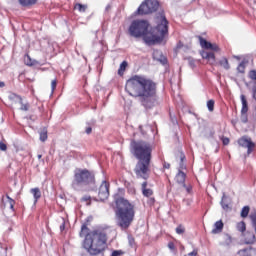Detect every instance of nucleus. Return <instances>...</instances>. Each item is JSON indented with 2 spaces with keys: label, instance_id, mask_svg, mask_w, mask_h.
<instances>
[{
  "label": "nucleus",
  "instance_id": "nucleus-1",
  "mask_svg": "<svg viewBox=\"0 0 256 256\" xmlns=\"http://www.w3.org/2000/svg\"><path fill=\"white\" fill-rule=\"evenodd\" d=\"M157 26L149 30V22L146 20H134L129 27V35L139 39L143 37L146 45H155L161 43L165 39V35L169 33V21L165 17V13L161 12L156 18Z\"/></svg>",
  "mask_w": 256,
  "mask_h": 256
},
{
  "label": "nucleus",
  "instance_id": "nucleus-2",
  "mask_svg": "<svg viewBox=\"0 0 256 256\" xmlns=\"http://www.w3.org/2000/svg\"><path fill=\"white\" fill-rule=\"evenodd\" d=\"M125 90L131 97L138 99L146 110L153 109L157 104V85L143 76L135 75L127 80Z\"/></svg>",
  "mask_w": 256,
  "mask_h": 256
},
{
  "label": "nucleus",
  "instance_id": "nucleus-3",
  "mask_svg": "<svg viewBox=\"0 0 256 256\" xmlns=\"http://www.w3.org/2000/svg\"><path fill=\"white\" fill-rule=\"evenodd\" d=\"M80 237H85L82 247L91 256L103 255L107 249V233L103 230H94L89 233L87 223L83 224Z\"/></svg>",
  "mask_w": 256,
  "mask_h": 256
},
{
  "label": "nucleus",
  "instance_id": "nucleus-4",
  "mask_svg": "<svg viewBox=\"0 0 256 256\" xmlns=\"http://www.w3.org/2000/svg\"><path fill=\"white\" fill-rule=\"evenodd\" d=\"M117 212H116V223L122 231H127L128 227H131L133 219H135V206L130 204L129 200L119 198L116 201Z\"/></svg>",
  "mask_w": 256,
  "mask_h": 256
},
{
  "label": "nucleus",
  "instance_id": "nucleus-5",
  "mask_svg": "<svg viewBox=\"0 0 256 256\" xmlns=\"http://www.w3.org/2000/svg\"><path fill=\"white\" fill-rule=\"evenodd\" d=\"M71 187L74 191H95V174L87 169H76Z\"/></svg>",
  "mask_w": 256,
  "mask_h": 256
},
{
  "label": "nucleus",
  "instance_id": "nucleus-6",
  "mask_svg": "<svg viewBox=\"0 0 256 256\" xmlns=\"http://www.w3.org/2000/svg\"><path fill=\"white\" fill-rule=\"evenodd\" d=\"M130 147L136 159L143 161H151V153H153V146L149 142H145L143 140H132L130 143Z\"/></svg>",
  "mask_w": 256,
  "mask_h": 256
},
{
  "label": "nucleus",
  "instance_id": "nucleus-7",
  "mask_svg": "<svg viewBox=\"0 0 256 256\" xmlns=\"http://www.w3.org/2000/svg\"><path fill=\"white\" fill-rule=\"evenodd\" d=\"M151 165V160H138L134 172L136 174V177L138 179H144L147 181L149 179V173H150V167Z\"/></svg>",
  "mask_w": 256,
  "mask_h": 256
},
{
  "label": "nucleus",
  "instance_id": "nucleus-8",
  "mask_svg": "<svg viewBox=\"0 0 256 256\" xmlns=\"http://www.w3.org/2000/svg\"><path fill=\"white\" fill-rule=\"evenodd\" d=\"M159 9V1L157 0H145L135 12L136 15H149L155 13Z\"/></svg>",
  "mask_w": 256,
  "mask_h": 256
},
{
  "label": "nucleus",
  "instance_id": "nucleus-9",
  "mask_svg": "<svg viewBox=\"0 0 256 256\" xmlns=\"http://www.w3.org/2000/svg\"><path fill=\"white\" fill-rule=\"evenodd\" d=\"M159 9V1L157 0H145L135 12L136 15H149L155 13Z\"/></svg>",
  "mask_w": 256,
  "mask_h": 256
},
{
  "label": "nucleus",
  "instance_id": "nucleus-10",
  "mask_svg": "<svg viewBox=\"0 0 256 256\" xmlns=\"http://www.w3.org/2000/svg\"><path fill=\"white\" fill-rule=\"evenodd\" d=\"M238 145L247 149V155H251V153H253V149H255V143L249 136H242L238 139Z\"/></svg>",
  "mask_w": 256,
  "mask_h": 256
},
{
  "label": "nucleus",
  "instance_id": "nucleus-11",
  "mask_svg": "<svg viewBox=\"0 0 256 256\" xmlns=\"http://www.w3.org/2000/svg\"><path fill=\"white\" fill-rule=\"evenodd\" d=\"M109 182L107 181H103L102 184L99 187V191H98V197L100 199V201H105L107 199H109Z\"/></svg>",
  "mask_w": 256,
  "mask_h": 256
},
{
  "label": "nucleus",
  "instance_id": "nucleus-12",
  "mask_svg": "<svg viewBox=\"0 0 256 256\" xmlns=\"http://www.w3.org/2000/svg\"><path fill=\"white\" fill-rule=\"evenodd\" d=\"M152 57L154 61H159L162 65H165L167 63V58L163 56V52L160 50H154L152 53Z\"/></svg>",
  "mask_w": 256,
  "mask_h": 256
},
{
  "label": "nucleus",
  "instance_id": "nucleus-13",
  "mask_svg": "<svg viewBox=\"0 0 256 256\" xmlns=\"http://www.w3.org/2000/svg\"><path fill=\"white\" fill-rule=\"evenodd\" d=\"M186 177H187V175L185 174V172H183V171H181V169H179L178 173L176 174L175 181L181 187H186V184H185Z\"/></svg>",
  "mask_w": 256,
  "mask_h": 256
},
{
  "label": "nucleus",
  "instance_id": "nucleus-14",
  "mask_svg": "<svg viewBox=\"0 0 256 256\" xmlns=\"http://www.w3.org/2000/svg\"><path fill=\"white\" fill-rule=\"evenodd\" d=\"M220 204H221L222 209H224V211H229V209H231V207H229V205H231V198L229 196L225 195V193H224Z\"/></svg>",
  "mask_w": 256,
  "mask_h": 256
},
{
  "label": "nucleus",
  "instance_id": "nucleus-15",
  "mask_svg": "<svg viewBox=\"0 0 256 256\" xmlns=\"http://www.w3.org/2000/svg\"><path fill=\"white\" fill-rule=\"evenodd\" d=\"M240 256H256V249L253 247L245 248L238 251Z\"/></svg>",
  "mask_w": 256,
  "mask_h": 256
},
{
  "label": "nucleus",
  "instance_id": "nucleus-16",
  "mask_svg": "<svg viewBox=\"0 0 256 256\" xmlns=\"http://www.w3.org/2000/svg\"><path fill=\"white\" fill-rule=\"evenodd\" d=\"M141 189H142V194L144 195V197L149 198L153 195V189L147 188V181L142 183Z\"/></svg>",
  "mask_w": 256,
  "mask_h": 256
},
{
  "label": "nucleus",
  "instance_id": "nucleus-17",
  "mask_svg": "<svg viewBox=\"0 0 256 256\" xmlns=\"http://www.w3.org/2000/svg\"><path fill=\"white\" fill-rule=\"evenodd\" d=\"M223 227H224L223 221L219 220L215 222L214 229L212 230V234L217 235L218 233H221V231H223Z\"/></svg>",
  "mask_w": 256,
  "mask_h": 256
},
{
  "label": "nucleus",
  "instance_id": "nucleus-18",
  "mask_svg": "<svg viewBox=\"0 0 256 256\" xmlns=\"http://www.w3.org/2000/svg\"><path fill=\"white\" fill-rule=\"evenodd\" d=\"M8 99H10V101H13V103H20V105H23V98L15 93L10 94L8 96Z\"/></svg>",
  "mask_w": 256,
  "mask_h": 256
},
{
  "label": "nucleus",
  "instance_id": "nucleus-19",
  "mask_svg": "<svg viewBox=\"0 0 256 256\" xmlns=\"http://www.w3.org/2000/svg\"><path fill=\"white\" fill-rule=\"evenodd\" d=\"M199 41H200V46L202 47V49H208L210 50L211 49V45L212 43L205 40L203 37L199 36L198 37Z\"/></svg>",
  "mask_w": 256,
  "mask_h": 256
},
{
  "label": "nucleus",
  "instance_id": "nucleus-20",
  "mask_svg": "<svg viewBox=\"0 0 256 256\" xmlns=\"http://www.w3.org/2000/svg\"><path fill=\"white\" fill-rule=\"evenodd\" d=\"M241 101H242L241 113H247L249 111V106L247 104V98H245V95H241Z\"/></svg>",
  "mask_w": 256,
  "mask_h": 256
},
{
  "label": "nucleus",
  "instance_id": "nucleus-21",
  "mask_svg": "<svg viewBox=\"0 0 256 256\" xmlns=\"http://www.w3.org/2000/svg\"><path fill=\"white\" fill-rule=\"evenodd\" d=\"M95 123H96L95 120H91V121H89V122L86 123V125H88V126L86 127V130H85V133H86L87 135H91V133H92V131H93V127H95Z\"/></svg>",
  "mask_w": 256,
  "mask_h": 256
},
{
  "label": "nucleus",
  "instance_id": "nucleus-22",
  "mask_svg": "<svg viewBox=\"0 0 256 256\" xmlns=\"http://www.w3.org/2000/svg\"><path fill=\"white\" fill-rule=\"evenodd\" d=\"M31 193L35 199V202H37L38 199H41V190L39 188L31 189Z\"/></svg>",
  "mask_w": 256,
  "mask_h": 256
},
{
  "label": "nucleus",
  "instance_id": "nucleus-23",
  "mask_svg": "<svg viewBox=\"0 0 256 256\" xmlns=\"http://www.w3.org/2000/svg\"><path fill=\"white\" fill-rule=\"evenodd\" d=\"M19 3L22 7H29L30 5H35L37 0H19Z\"/></svg>",
  "mask_w": 256,
  "mask_h": 256
},
{
  "label": "nucleus",
  "instance_id": "nucleus-24",
  "mask_svg": "<svg viewBox=\"0 0 256 256\" xmlns=\"http://www.w3.org/2000/svg\"><path fill=\"white\" fill-rule=\"evenodd\" d=\"M87 7V5L81 3H76L74 5V9H77L80 13H85L87 11Z\"/></svg>",
  "mask_w": 256,
  "mask_h": 256
},
{
  "label": "nucleus",
  "instance_id": "nucleus-25",
  "mask_svg": "<svg viewBox=\"0 0 256 256\" xmlns=\"http://www.w3.org/2000/svg\"><path fill=\"white\" fill-rule=\"evenodd\" d=\"M219 65L223 67V69H226V71H228V69H231V66L229 65V60H227V58L221 59L219 61Z\"/></svg>",
  "mask_w": 256,
  "mask_h": 256
},
{
  "label": "nucleus",
  "instance_id": "nucleus-26",
  "mask_svg": "<svg viewBox=\"0 0 256 256\" xmlns=\"http://www.w3.org/2000/svg\"><path fill=\"white\" fill-rule=\"evenodd\" d=\"M254 242H255V234L248 233L247 237L245 238L246 245H252V243H254Z\"/></svg>",
  "mask_w": 256,
  "mask_h": 256
},
{
  "label": "nucleus",
  "instance_id": "nucleus-27",
  "mask_svg": "<svg viewBox=\"0 0 256 256\" xmlns=\"http://www.w3.org/2000/svg\"><path fill=\"white\" fill-rule=\"evenodd\" d=\"M246 67H247V61L243 60V61L238 65V67H237L238 73L244 74Z\"/></svg>",
  "mask_w": 256,
  "mask_h": 256
},
{
  "label": "nucleus",
  "instance_id": "nucleus-28",
  "mask_svg": "<svg viewBox=\"0 0 256 256\" xmlns=\"http://www.w3.org/2000/svg\"><path fill=\"white\" fill-rule=\"evenodd\" d=\"M6 199H8L7 204H8L9 209H11V211H15V200L10 198L9 195H6Z\"/></svg>",
  "mask_w": 256,
  "mask_h": 256
},
{
  "label": "nucleus",
  "instance_id": "nucleus-29",
  "mask_svg": "<svg viewBox=\"0 0 256 256\" xmlns=\"http://www.w3.org/2000/svg\"><path fill=\"white\" fill-rule=\"evenodd\" d=\"M127 61H123L121 64H120V67L118 69V75H123L125 73V70L127 69Z\"/></svg>",
  "mask_w": 256,
  "mask_h": 256
},
{
  "label": "nucleus",
  "instance_id": "nucleus-30",
  "mask_svg": "<svg viewBox=\"0 0 256 256\" xmlns=\"http://www.w3.org/2000/svg\"><path fill=\"white\" fill-rule=\"evenodd\" d=\"M47 139V128H43L40 131V141L44 143V141Z\"/></svg>",
  "mask_w": 256,
  "mask_h": 256
},
{
  "label": "nucleus",
  "instance_id": "nucleus-31",
  "mask_svg": "<svg viewBox=\"0 0 256 256\" xmlns=\"http://www.w3.org/2000/svg\"><path fill=\"white\" fill-rule=\"evenodd\" d=\"M250 208L249 206H244L241 211V217L245 218L249 216Z\"/></svg>",
  "mask_w": 256,
  "mask_h": 256
},
{
  "label": "nucleus",
  "instance_id": "nucleus-32",
  "mask_svg": "<svg viewBox=\"0 0 256 256\" xmlns=\"http://www.w3.org/2000/svg\"><path fill=\"white\" fill-rule=\"evenodd\" d=\"M247 229L245 222H239L237 224V230L240 231V233H244V231Z\"/></svg>",
  "mask_w": 256,
  "mask_h": 256
},
{
  "label": "nucleus",
  "instance_id": "nucleus-33",
  "mask_svg": "<svg viewBox=\"0 0 256 256\" xmlns=\"http://www.w3.org/2000/svg\"><path fill=\"white\" fill-rule=\"evenodd\" d=\"M207 107H208V110H209L210 112H213L214 109H215V101H214V100H209V101L207 102Z\"/></svg>",
  "mask_w": 256,
  "mask_h": 256
},
{
  "label": "nucleus",
  "instance_id": "nucleus-34",
  "mask_svg": "<svg viewBox=\"0 0 256 256\" xmlns=\"http://www.w3.org/2000/svg\"><path fill=\"white\" fill-rule=\"evenodd\" d=\"M240 121H242V123H248L249 118L247 112H241Z\"/></svg>",
  "mask_w": 256,
  "mask_h": 256
},
{
  "label": "nucleus",
  "instance_id": "nucleus-35",
  "mask_svg": "<svg viewBox=\"0 0 256 256\" xmlns=\"http://www.w3.org/2000/svg\"><path fill=\"white\" fill-rule=\"evenodd\" d=\"M24 62H25V65H28V66L34 65L33 60L31 59V56H29V55H26L24 57Z\"/></svg>",
  "mask_w": 256,
  "mask_h": 256
},
{
  "label": "nucleus",
  "instance_id": "nucleus-36",
  "mask_svg": "<svg viewBox=\"0 0 256 256\" xmlns=\"http://www.w3.org/2000/svg\"><path fill=\"white\" fill-rule=\"evenodd\" d=\"M250 219L252 222V227L255 229L256 228V211L250 214Z\"/></svg>",
  "mask_w": 256,
  "mask_h": 256
},
{
  "label": "nucleus",
  "instance_id": "nucleus-37",
  "mask_svg": "<svg viewBox=\"0 0 256 256\" xmlns=\"http://www.w3.org/2000/svg\"><path fill=\"white\" fill-rule=\"evenodd\" d=\"M188 65L191 67V69H195V67H197L195 59L193 58H188Z\"/></svg>",
  "mask_w": 256,
  "mask_h": 256
},
{
  "label": "nucleus",
  "instance_id": "nucleus-38",
  "mask_svg": "<svg viewBox=\"0 0 256 256\" xmlns=\"http://www.w3.org/2000/svg\"><path fill=\"white\" fill-rule=\"evenodd\" d=\"M176 233L178 235H183V233H185V227L183 225H179L177 228H176Z\"/></svg>",
  "mask_w": 256,
  "mask_h": 256
},
{
  "label": "nucleus",
  "instance_id": "nucleus-39",
  "mask_svg": "<svg viewBox=\"0 0 256 256\" xmlns=\"http://www.w3.org/2000/svg\"><path fill=\"white\" fill-rule=\"evenodd\" d=\"M207 60L210 61V63H215V53L209 52Z\"/></svg>",
  "mask_w": 256,
  "mask_h": 256
},
{
  "label": "nucleus",
  "instance_id": "nucleus-40",
  "mask_svg": "<svg viewBox=\"0 0 256 256\" xmlns=\"http://www.w3.org/2000/svg\"><path fill=\"white\" fill-rule=\"evenodd\" d=\"M248 77L252 80V81H256V70H251L248 74Z\"/></svg>",
  "mask_w": 256,
  "mask_h": 256
},
{
  "label": "nucleus",
  "instance_id": "nucleus-41",
  "mask_svg": "<svg viewBox=\"0 0 256 256\" xmlns=\"http://www.w3.org/2000/svg\"><path fill=\"white\" fill-rule=\"evenodd\" d=\"M210 51H219V46L217 44H211Z\"/></svg>",
  "mask_w": 256,
  "mask_h": 256
},
{
  "label": "nucleus",
  "instance_id": "nucleus-42",
  "mask_svg": "<svg viewBox=\"0 0 256 256\" xmlns=\"http://www.w3.org/2000/svg\"><path fill=\"white\" fill-rule=\"evenodd\" d=\"M201 57H202V59H208L209 58V52L203 50L201 52Z\"/></svg>",
  "mask_w": 256,
  "mask_h": 256
},
{
  "label": "nucleus",
  "instance_id": "nucleus-43",
  "mask_svg": "<svg viewBox=\"0 0 256 256\" xmlns=\"http://www.w3.org/2000/svg\"><path fill=\"white\" fill-rule=\"evenodd\" d=\"M20 109H21V111H29V104H24L22 102Z\"/></svg>",
  "mask_w": 256,
  "mask_h": 256
},
{
  "label": "nucleus",
  "instance_id": "nucleus-44",
  "mask_svg": "<svg viewBox=\"0 0 256 256\" xmlns=\"http://www.w3.org/2000/svg\"><path fill=\"white\" fill-rule=\"evenodd\" d=\"M51 89H52V92L55 91V89H57V80H52Z\"/></svg>",
  "mask_w": 256,
  "mask_h": 256
},
{
  "label": "nucleus",
  "instance_id": "nucleus-45",
  "mask_svg": "<svg viewBox=\"0 0 256 256\" xmlns=\"http://www.w3.org/2000/svg\"><path fill=\"white\" fill-rule=\"evenodd\" d=\"M252 97L256 101V83L252 87Z\"/></svg>",
  "mask_w": 256,
  "mask_h": 256
},
{
  "label": "nucleus",
  "instance_id": "nucleus-46",
  "mask_svg": "<svg viewBox=\"0 0 256 256\" xmlns=\"http://www.w3.org/2000/svg\"><path fill=\"white\" fill-rule=\"evenodd\" d=\"M0 151H7V144L0 142Z\"/></svg>",
  "mask_w": 256,
  "mask_h": 256
},
{
  "label": "nucleus",
  "instance_id": "nucleus-47",
  "mask_svg": "<svg viewBox=\"0 0 256 256\" xmlns=\"http://www.w3.org/2000/svg\"><path fill=\"white\" fill-rule=\"evenodd\" d=\"M148 205H155V198L151 197L148 199Z\"/></svg>",
  "mask_w": 256,
  "mask_h": 256
},
{
  "label": "nucleus",
  "instance_id": "nucleus-48",
  "mask_svg": "<svg viewBox=\"0 0 256 256\" xmlns=\"http://www.w3.org/2000/svg\"><path fill=\"white\" fill-rule=\"evenodd\" d=\"M222 143L223 145H229V138H223Z\"/></svg>",
  "mask_w": 256,
  "mask_h": 256
},
{
  "label": "nucleus",
  "instance_id": "nucleus-49",
  "mask_svg": "<svg viewBox=\"0 0 256 256\" xmlns=\"http://www.w3.org/2000/svg\"><path fill=\"white\" fill-rule=\"evenodd\" d=\"M82 201H85V202L91 201V196H84V197H82Z\"/></svg>",
  "mask_w": 256,
  "mask_h": 256
},
{
  "label": "nucleus",
  "instance_id": "nucleus-50",
  "mask_svg": "<svg viewBox=\"0 0 256 256\" xmlns=\"http://www.w3.org/2000/svg\"><path fill=\"white\" fill-rule=\"evenodd\" d=\"M197 250H193L192 252L188 253V256H197Z\"/></svg>",
  "mask_w": 256,
  "mask_h": 256
},
{
  "label": "nucleus",
  "instance_id": "nucleus-51",
  "mask_svg": "<svg viewBox=\"0 0 256 256\" xmlns=\"http://www.w3.org/2000/svg\"><path fill=\"white\" fill-rule=\"evenodd\" d=\"M184 189H186L187 193H191V190L193 189L191 186H187L184 187Z\"/></svg>",
  "mask_w": 256,
  "mask_h": 256
},
{
  "label": "nucleus",
  "instance_id": "nucleus-52",
  "mask_svg": "<svg viewBox=\"0 0 256 256\" xmlns=\"http://www.w3.org/2000/svg\"><path fill=\"white\" fill-rule=\"evenodd\" d=\"M171 168V164L165 162L164 163V169H170Z\"/></svg>",
  "mask_w": 256,
  "mask_h": 256
},
{
  "label": "nucleus",
  "instance_id": "nucleus-53",
  "mask_svg": "<svg viewBox=\"0 0 256 256\" xmlns=\"http://www.w3.org/2000/svg\"><path fill=\"white\" fill-rule=\"evenodd\" d=\"M106 13H109V11H111V5H107L105 8Z\"/></svg>",
  "mask_w": 256,
  "mask_h": 256
},
{
  "label": "nucleus",
  "instance_id": "nucleus-54",
  "mask_svg": "<svg viewBox=\"0 0 256 256\" xmlns=\"http://www.w3.org/2000/svg\"><path fill=\"white\" fill-rule=\"evenodd\" d=\"M60 231H65V222H63L62 225L60 226Z\"/></svg>",
  "mask_w": 256,
  "mask_h": 256
},
{
  "label": "nucleus",
  "instance_id": "nucleus-55",
  "mask_svg": "<svg viewBox=\"0 0 256 256\" xmlns=\"http://www.w3.org/2000/svg\"><path fill=\"white\" fill-rule=\"evenodd\" d=\"M169 249H175V245L173 243L168 244Z\"/></svg>",
  "mask_w": 256,
  "mask_h": 256
},
{
  "label": "nucleus",
  "instance_id": "nucleus-56",
  "mask_svg": "<svg viewBox=\"0 0 256 256\" xmlns=\"http://www.w3.org/2000/svg\"><path fill=\"white\" fill-rule=\"evenodd\" d=\"M183 47V44L181 43V42H179L178 44H177V49H181Z\"/></svg>",
  "mask_w": 256,
  "mask_h": 256
},
{
  "label": "nucleus",
  "instance_id": "nucleus-57",
  "mask_svg": "<svg viewBox=\"0 0 256 256\" xmlns=\"http://www.w3.org/2000/svg\"><path fill=\"white\" fill-rule=\"evenodd\" d=\"M139 129H140L141 133L144 135L145 133L143 132V126H139Z\"/></svg>",
  "mask_w": 256,
  "mask_h": 256
},
{
  "label": "nucleus",
  "instance_id": "nucleus-58",
  "mask_svg": "<svg viewBox=\"0 0 256 256\" xmlns=\"http://www.w3.org/2000/svg\"><path fill=\"white\" fill-rule=\"evenodd\" d=\"M0 87H5V82L0 81Z\"/></svg>",
  "mask_w": 256,
  "mask_h": 256
},
{
  "label": "nucleus",
  "instance_id": "nucleus-59",
  "mask_svg": "<svg viewBox=\"0 0 256 256\" xmlns=\"http://www.w3.org/2000/svg\"><path fill=\"white\" fill-rule=\"evenodd\" d=\"M226 237H227L229 243H231V237H229V236H226Z\"/></svg>",
  "mask_w": 256,
  "mask_h": 256
},
{
  "label": "nucleus",
  "instance_id": "nucleus-60",
  "mask_svg": "<svg viewBox=\"0 0 256 256\" xmlns=\"http://www.w3.org/2000/svg\"><path fill=\"white\" fill-rule=\"evenodd\" d=\"M184 159H185V156H181V162H183Z\"/></svg>",
  "mask_w": 256,
  "mask_h": 256
},
{
  "label": "nucleus",
  "instance_id": "nucleus-61",
  "mask_svg": "<svg viewBox=\"0 0 256 256\" xmlns=\"http://www.w3.org/2000/svg\"><path fill=\"white\" fill-rule=\"evenodd\" d=\"M41 157H43V155L39 154V155H38V159H41Z\"/></svg>",
  "mask_w": 256,
  "mask_h": 256
},
{
  "label": "nucleus",
  "instance_id": "nucleus-62",
  "mask_svg": "<svg viewBox=\"0 0 256 256\" xmlns=\"http://www.w3.org/2000/svg\"><path fill=\"white\" fill-rule=\"evenodd\" d=\"M180 169H183V164H180Z\"/></svg>",
  "mask_w": 256,
  "mask_h": 256
},
{
  "label": "nucleus",
  "instance_id": "nucleus-63",
  "mask_svg": "<svg viewBox=\"0 0 256 256\" xmlns=\"http://www.w3.org/2000/svg\"><path fill=\"white\" fill-rule=\"evenodd\" d=\"M2 209H5V205H2Z\"/></svg>",
  "mask_w": 256,
  "mask_h": 256
}]
</instances>
